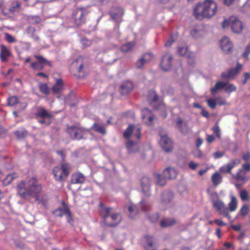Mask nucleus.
<instances>
[{"label":"nucleus","mask_w":250,"mask_h":250,"mask_svg":"<svg viewBox=\"0 0 250 250\" xmlns=\"http://www.w3.org/2000/svg\"><path fill=\"white\" fill-rule=\"evenodd\" d=\"M42 191V185L38 183L36 177L21 181L17 186L18 195L21 198L27 201L33 198L36 201H39V194Z\"/></svg>","instance_id":"f257e3e1"},{"label":"nucleus","mask_w":250,"mask_h":250,"mask_svg":"<svg viewBox=\"0 0 250 250\" xmlns=\"http://www.w3.org/2000/svg\"><path fill=\"white\" fill-rule=\"evenodd\" d=\"M141 127L140 126L130 125L123 133V137L127 140L125 144L128 152H136L139 149V140L141 137Z\"/></svg>","instance_id":"f03ea898"},{"label":"nucleus","mask_w":250,"mask_h":250,"mask_svg":"<svg viewBox=\"0 0 250 250\" xmlns=\"http://www.w3.org/2000/svg\"><path fill=\"white\" fill-rule=\"evenodd\" d=\"M112 208L105 207L101 202L99 204V214L104 224L111 228L118 226L122 220L121 214L118 212H112Z\"/></svg>","instance_id":"7ed1b4c3"},{"label":"nucleus","mask_w":250,"mask_h":250,"mask_svg":"<svg viewBox=\"0 0 250 250\" xmlns=\"http://www.w3.org/2000/svg\"><path fill=\"white\" fill-rule=\"evenodd\" d=\"M217 5L212 0H206L202 4L198 3L193 9V15L197 20L210 18L214 15Z\"/></svg>","instance_id":"20e7f679"},{"label":"nucleus","mask_w":250,"mask_h":250,"mask_svg":"<svg viewBox=\"0 0 250 250\" xmlns=\"http://www.w3.org/2000/svg\"><path fill=\"white\" fill-rule=\"evenodd\" d=\"M87 130L83 128L79 125L67 126L66 129L67 134L72 140H80L84 139V135Z\"/></svg>","instance_id":"39448f33"},{"label":"nucleus","mask_w":250,"mask_h":250,"mask_svg":"<svg viewBox=\"0 0 250 250\" xmlns=\"http://www.w3.org/2000/svg\"><path fill=\"white\" fill-rule=\"evenodd\" d=\"M228 26L230 27L233 32L237 34L241 33L243 29L242 22L237 17L234 16L230 17L228 20H224L222 23V27L223 28Z\"/></svg>","instance_id":"423d86ee"},{"label":"nucleus","mask_w":250,"mask_h":250,"mask_svg":"<svg viewBox=\"0 0 250 250\" xmlns=\"http://www.w3.org/2000/svg\"><path fill=\"white\" fill-rule=\"evenodd\" d=\"M35 117L38 119V122L41 124L48 125L51 124L50 120L53 117V115L45 110L44 107L39 106L37 108Z\"/></svg>","instance_id":"0eeeda50"},{"label":"nucleus","mask_w":250,"mask_h":250,"mask_svg":"<svg viewBox=\"0 0 250 250\" xmlns=\"http://www.w3.org/2000/svg\"><path fill=\"white\" fill-rule=\"evenodd\" d=\"M88 60L82 56H79L73 61L72 66L79 74H84L88 69Z\"/></svg>","instance_id":"6e6552de"},{"label":"nucleus","mask_w":250,"mask_h":250,"mask_svg":"<svg viewBox=\"0 0 250 250\" xmlns=\"http://www.w3.org/2000/svg\"><path fill=\"white\" fill-rule=\"evenodd\" d=\"M88 13L84 8L77 9L73 12V20L76 26H81L85 23Z\"/></svg>","instance_id":"1a4fd4ad"},{"label":"nucleus","mask_w":250,"mask_h":250,"mask_svg":"<svg viewBox=\"0 0 250 250\" xmlns=\"http://www.w3.org/2000/svg\"><path fill=\"white\" fill-rule=\"evenodd\" d=\"M212 204L213 208H214L216 211L230 219V216L228 213V207L225 206L223 201L218 199L217 195L216 199L214 198L212 199Z\"/></svg>","instance_id":"9d476101"},{"label":"nucleus","mask_w":250,"mask_h":250,"mask_svg":"<svg viewBox=\"0 0 250 250\" xmlns=\"http://www.w3.org/2000/svg\"><path fill=\"white\" fill-rule=\"evenodd\" d=\"M109 15L111 20L116 22L120 23L123 21L124 10L120 7H113L109 12Z\"/></svg>","instance_id":"9b49d317"},{"label":"nucleus","mask_w":250,"mask_h":250,"mask_svg":"<svg viewBox=\"0 0 250 250\" xmlns=\"http://www.w3.org/2000/svg\"><path fill=\"white\" fill-rule=\"evenodd\" d=\"M159 144L165 152L169 153L173 149V143L170 138L165 135L161 136Z\"/></svg>","instance_id":"f8f14e48"},{"label":"nucleus","mask_w":250,"mask_h":250,"mask_svg":"<svg viewBox=\"0 0 250 250\" xmlns=\"http://www.w3.org/2000/svg\"><path fill=\"white\" fill-rule=\"evenodd\" d=\"M242 68V64L237 63L236 67L229 69L228 72L222 73L221 77L224 79H233L234 76L239 74Z\"/></svg>","instance_id":"ddd939ff"},{"label":"nucleus","mask_w":250,"mask_h":250,"mask_svg":"<svg viewBox=\"0 0 250 250\" xmlns=\"http://www.w3.org/2000/svg\"><path fill=\"white\" fill-rule=\"evenodd\" d=\"M240 163V160L239 159L230 160V163L227 164L220 168V171L221 173L231 174V169L239 165Z\"/></svg>","instance_id":"4468645a"},{"label":"nucleus","mask_w":250,"mask_h":250,"mask_svg":"<svg viewBox=\"0 0 250 250\" xmlns=\"http://www.w3.org/2000/svg\"><path fill=\"white\" fill-rule=\"evenodd\" d=\"M134 88V85L130 81H125L120 84L119 86V92L122 95H127Z\"/></svg>","instance_id":"2eb2a0df"},{"label":"nucleus","mask_w":250,"mask_h":250,"mask_svg":"<svg viewBox=\"0 0 250 250\" xmlns=\"http://www.w3.org/2000/svg\"><path fill=\"white\" fill-rule=\"evenodd\" d=\"M142 117L144 120L145 124L148 125H152L154 116L150 110L147 108H145L142 110Z\"/></svg>","instance_id":"dca6fc26"},{"label":"nucleus","mask_w":250,"mask_h":250,"mask_svg":"<svg viewBox=\"0 0 250 250\" xmlns=\"http://www.w3.org/2000/svg\"><path fill=\"white\" fill-rule=\"evenodd\" d=\"M172 60V56L171 54H166L163 56L162 59L161 65L162 69L165 71H168L171 68V62Z\"/></svg>","instance_id":"f3484780"},{"label":"nucleus","mask_w":250,"mask_h":250,"mask_svg":"<svg viewBox=\"0 0 250 250\" xmlns=\"http://www.w3.org/2000/svg\"><path fill=\"white\" fill-rule=\"evenodd\" d=\"M221 47L225 53H229L233 49V44L229 38L225 37L220 41Z\"/></svg>","instance_id":"a211bd4d"},{"label":"nucleus","mask_w":250,"mask_h":250,"mask_svg":"<svg viewBox=\"0 0 250 250\" xmlns=\"http://www.w3.org/2000/svg\"><path fill=\"white\" fill-rule=\"evenodd\" d=\"M141 184L142 190L147 196L150 195V181L149 178L144 176L141 178Z\"/></svg>","instance_id":"6ab92c4d"},{"label":"nucleus","mask_w":250,"mask_h":250,"mask_svg":"<svg viewBox=\"0 0 250 250\" xmlns=\"http://www.w3.org/2000/svg\"><path fill=\"white\" fill-rule=\"evenodd\" d=\"M64 83L61 78L55 79V83L51 88L52 92L54 94H58L62 92L64 89Z\"/></svg>","instance_id":"aec40b11"},{"label":"nucleus","mask_w":250,"mask_h":250,"mask_svg":"<svg viewBox=\"0 0 250 250\" xmlns=\"http://www.w3.org/2000/svg\"><path fill=\"white\" fill-rule=\"evenodd\" d=\"M163 176L165 178L168 180H171L175 179L177 175V172L174 167H166V169L163 170Z\"/></svg>","instance_id":"412c9836"},{"label":"nucleus","mask_w":250,"mask_h":250,"mask_svg":"<svg viewBox=\"0 0 250 250\" xmlns=\"http://www.w3.org/2000/svg\"><path fill=\"white\" fill-rule=\"evenodd\" d=\"M85 181V177L80 172L74 173L71 175V183L73 184H82Z\"/></svg>","instance_id":"4be33fe9"},{"label":"nucleus","mask_w":250,"mask_h":250,"mask_svg":"<svg viewBox=\"0 0 250 250\" xmlns=\"http://www.w3.org/2000/svg\"><path fill=\"white\" fill-rule=\"evenodd\" d=\"M11 55L10 51L4 45H0V59L2 62H6L8 57Z\"/></svg>","instance_id":"5701e85b"},{"label":"nucleus","mask_w":250,"mask_h":250,"mask_svg":"<svg viewBox=\"0 0 250 250\" xmlns=\"http://www.w3.org/2000/svg\"><path fill=\"white\" fill-rule=\"evenodd\" d=\"M62 207H59L54 210L52 213L58 217H62L64 214H66V208L68 207L66 203L62 201H61Z\"/></svg>","instance_id":"b1692460"},{"label":"nucleus","mask_w":250,"mask_h":250,"mask_svg":"<svg viewBox=\"0 0 250 250\" xmlns=\"http://www.w3.org/2000/svg\"><path fill=\"white\" fill-rule=\"evenodd\" d=\"M174 198V195L170 191L165 192L162 194L161 203L167 205L172 201Z\"/></svg>","instance_id":"393cba45"},{"label":"nucleus","mask_w":250,"mask_h":250,"mask_svg":"<svg viewBox=\"0 0 250 250\" xmlns=\"http://www.w3.org/2000/svg\"><path fill=\"white\" fill-rule=\"evenodd\" d=\"M176 221L174 218H166L160 222V226L162 228H168L175 225Z\"/></svg>","instance_id":"a878e982"},{"label":"nucleus","mask_w":250,"mask_h":250,"mask_svg":"<svg viewBox=\"0 0 250 250\" xmlns=\"http://www.w3.org/2000/svg\"><path fill=\"white\" fill-rule=\"evenodd\" d=\"M53 173L55 180L57 181H62L64 178L63 173L59 167H55L53 170Z\"/></svg>","instance_id":"bb28decb"},{"label":"nucleus","mask_w":250,"mask_h":250,"mask_svg":"<svg viewBox=\"0 0 250 250\" xmlns=\"http://www.w3.org/2000/svg\"><path fill=\"white\" fill-rule=\"evenodd\" d=\"M91 129L94 131L102 135H105L106 133V129H105L104 126L103 125L95 123L92 125Z\"/></svg>","instance_id":"cd10ccee"},{"label":"nucleus","mask_w":250,"mask_h":250,"mask_svg":"<svg viewBox=\"0 0 250 250\" xmlns=\"http://www.w3.org/2000/svg\"><path fill=\"white\" fill-rule=\"evenodd\" d=\"M60 168L63 173L64 178H66L70 173V167L69 164L66 163H62L61 164Z\"/></svg>","instance_id":"c85d7f7f"},{"label":"nucleus","mask_w":250,"mask_h":250,"mask_svg":"<svg viewBox=\"0 0 250 250\" xmlns=\"http://www.w3.org/2000/svg\"><path fill=\"white\" fill-rule=\"evenodd\" d=\"M245 171L242 169H239L237 170V172L234 178L236 179L237 181H243L246 182L248 180L245 176Z\"/></svg>","instance_id":"c756f323"},{"label":"nucleus","mask_w":250,"mask_h":250,"mask_svg":"<svg viewBox=\"0 0 250 250\" xmlns=\"http://www.w3.org/2000/svg\"><path fill=\"white\" fill-rule=\"evenodd\" d=\"M237 207V199L234 196H231L230 201L228 204V210H229L231 212H233L236 210Z\"/></svg>","instance_id":"7c9ffc66"},{"label":"nucleus","mask_w":250,"mask_h":250,"mask_svg":"<svg viewBox=\"0 0 250 250\" xmlns=\"http://www.w3.org/2000/svg\"><path fill=\"white\" fill-rule=\"evenodd\" d=\"M211 181L213 186H217L222 182V177L219 173H214L211 176Z\"/></svg>","instance_id":"2f4dec72"},{"label":"nucleus","mask_w":250,"mask_h":250,"mask_svg":"<svg viewBox=\"0 0 250 250\" xmlns=\"http://www.w3.org/2000/svg\"><path fill=\"white\" fill-rule=\"evenodd\" d=\"M154 178H156V184L157 185L159 186H164L166 184V179L165 177H163L160 174L158 173H154Z\"/></svg>","instance_id":"473e14b6"},{"label":"nucleus","mask_w":250,"mask_h":250,"mask_svg":"<svg viewBox=\"0 0 250 250\" xmlns=\"http://www.w3.org/2000/svg\"><path fill=\"white\" fill-rule=\"evenodd\" d=\"M225 86V82H218L215 84V86L213 87H211L210 89V92L212 95H214L215 93L219 89H224Z\"/></svg>","instance_id":"72a5a7b5"},{"label":"nucleus","mask_w":250,"mask_h":250,"mask_svg":"<svg viewBox=\"0 0 250 250\" xmlns=\"http://www.w3.org/2000/svg\"><path fill=\"white\" fill-rule=\"evenodd\" d=\"M18 177V174L17 173H13L8 174L6 176L4 180V184L5 185H8L9 184H10L13 180L17 178Z\"/></svg>","instance_id":"f704fd0d"},{"label":"nucleus","mask_w":250,"mask_h":250,"mask_svg":"<svg viewBox=\"0 0 250 250\" xmlns=\"http://www.w3.org/2000/svg\"><path fill=\"white\" fill-rule=\"evenodd\" d=\"M147 100L149 101L150 104H152L153 102L159 100V96L155 91L153 90L149 91L148 96H147Z\"/></svg>","instance_id":"c9c22d12"},{"label":"nucleus","mask_w":250,"mask_h":250,"mask_svg":"<svg viewBox=\"0 0 250 250\" xmlns=\"http://www.w3.org/2000/svg\"><path fill=\"white\" fill-rule=\"evenodd\" d=\"M39 88L40 92L45 95H48L50 91V89L46 83H40L39 84Z\"/></svg>","instance_id":"e433bc0d"},{"label":"nucleus","mask_w":250,"mask_h":250,"mask_svg":"<svg viewBox=\"0 0 250 250\" xmlns=\"http://www.w3.org/2000/svg\"><path fill=\"white\" fill-rule=\"evenodd\" d=\"M146 239L147 243L144 246L145 249H146V250H154L152 237L146 235Z\"/></svg>","instance_id":"4c0bfd02"},{"label":"nucleus","mask_w":250,"mask_h":250,"mask_svg":"<svg viewBox=\"0 0 250 250\" xmlns=\"http://www.w3.org/2000/svg\"><path fill=\"white\" fill-rule=\"evenodd\" d=\"M239 196L242 201L250 202V195L248 191H247L246 189H243L240 191Z\"/></svg>","instance_id":"58836bf2"},{"label":"nucleus","mask_w":250,"mask_h":250,"mask_svg":"<svg viewBox=\"0 0 250 250\" xmlns=\"http://www.w3.org/2000/svg\"><path fill=\"white\" fill-rule=\"evenodd\" d=\"M19 102L20 100L17 96H11L7 99V105L10 106H14L17 104Z\"/></svg>","instance_id":"ea45409f"},{"label":"nucleus","mask_w":250,"mask_h":250,"mask_svg":"<svg viewBox=\"0 0 250 250\" xmlns=\"http://www.w3.org/2000/svg\"><path fill=\"white\" fill-rule=\"evenodd\" d=\"M134 44L135 43L133 42H130L123 44L121 47V51L125 53L131 51L132 47L134 46Z\"/></svg>","instance_id":"a19ab883"},{"label":"nucleus","mask_w":250,"mask_h":250,"mask_svg":"<svg viewBox=\"0 0 250 250\" xmlns=\"http://www.w3.org/2000/svg\"><path fill=\"white\" fill-rule=\"evenodd\" d=\"M20 6L21 4L19 1H13L9 7V11L10 12H16Z\"/></svg>","instance_id":"79ce46f5"},{"label":"nucleus","mask_w":250,"mask_h":250,"mask_svg":"<svg viewBox=\"0 0 250 250\" xmlns=\"http://www.w3.org/2000/svg\"><path fill=\"white\" fill-rule=\"evenodd\" d=\"M249 212V207L247 204H243L241 208H240L239 213L243 217H245L248 214Z\"/></svg>","instance_id":"37998d69"},{"label":"nucleus","mask_w":250,"mask_h":250,"mask_svg":"<svg viewBox=\"0 0 250 250\" xmlns=\"http://www.w3.org/2000/svg\"><path fill=\"white\" fill-rule=\"evenodd\" d=\"M225 91L228 93H230L236 90V87L233 84L226 83V86L224 88Z\"/></svg>","instance_id":"c03bdc74"},{"label":"nucleus","mask_w":250,"mask_h":250,"mask_svg":"<svg viewBox=\"0 0 250 250\" xmlns=\"http://www.w3.org/2000/svg\"><path fill=\"white\" fill-rule=\"evenodd\" d=\"M35 58L39 61V62L42 63V64H46L48 66L51 65V62L43 57L42 56L35 55Z\"/></svg>","instance_id":"a18cd8bd"},{"label":"nucleus","mask_w":250,"mask_h":250,"mask_svg":"<svg viewBox=\"0 0 250 250\" xmlns=\"http://www.w3.org/2000/svg\"><path fill=\"white\" fill-rule=\"evenodd\" d=\"M175 125L177 127L179 130L182 133H184L185 131L182 127V124L183 123V120L180 118L178 117L177 119H176L175 121Z\"/></svg>","instance_id":"49530a36"},{"label":"nucleus","mask_w":250,"mask_h":250,"mask_svg":"<svg viewBox=\"0 0 250 250\" xmlns=\"http://www.w3.org/2000/svg\"><path fill=\"white\" fill-rule=\"evenodd\" d=\"M30 67H32L33 69L41 70L43 69V65L42 63H40L38 62H35L30 63Z\"/></svg>","instance_id":"de8ad7c7"},{"label":"nucleus","mask_w":250,"mask_h":250,"mask_svg":"<svg viewBox=\"0 0 250 250\" xmlns=\"http://www.w3.org/2000/svg\"><path fill=\"white\" fill-rule=\"evenodd\" d=\"M81 43L83 48H86L89 46H91L92 42L91 40H89L85 38H83L81 40Z\"/></svg>","instance_id":"09e8293b"},{"label":"nucleus","mask_w":250,"mask_h":250,"mask_svg":"<svg viewBox=\"0 0 250 250\" xmlns=\"http://www.w3.org/2000/svg\"><path fill=\"white\" fill-rule=\"evenodd\" d=\"M5 40L9 43H14L17 42L15 38L8 33H5Z\"/></svg>","instance_id":"8fccbe9b"},{"label":"nucleus","mask_w":250,"mask_h":250,"mask_svg":"<svg viewBox=\"0 0 250 250\" xmlns=\"http://www.w3.org/2000/svg\"><path fill=\"white\" fill-rule=\"evenodd\" d=\"M212 131L214 134H215L216 136H217L219 139L221 138V131L219 126L218 125V123L215 124V126L212 127Z\"/></svg>","instance_id":"3c124183"},{"label":"nucleus","mask_w":250,"mask_h":250,"mask_svg":"<svg viewBox=\"0 0 250 250\" xmlns=\"http://www.w3.org/2000/svg\"><path fill=\"white\" fill-rule=\"evenodd\" d=\"M66 219L68 223L70 224H72L73 222V220L72 218V214H71V212L69 207L66 208Z\"/></svg>","instance_id":"603ef678"},{"label":"nucleus","mask_w":250,"mask_h":250,"mask_svg":"<svg viewBox=\"0 0 250 250\" xmlns=\"http://www.w3.org/2000/svg\"><path fill=\"white\" fill-rule=\"evenodd\" d=\"M153 58V54L152 53H145L141 59L144 60L146 62H149Z\"/></svg>","instance_id":"864d4df0"},{"label":"nucleus","mask_w":250,"mask_h":250,"mask_svg":"<svg viewBox=\"0 0 250 250\" xmlns=\"http://www.w3.org/2000/svg\"><path fill=\"white\" fill-rule=\"evenodd\" d=\"M207 103L208 106L212 109H214L216 106V99L210 98L207 100Z\"/></svg>","instance_id":"5fc2aeb1"},{"label":"nucleus","mask_w":250,"mask_h":250,"mask_svg":"<svg viewBox=\"0 0 250 250\" xmlns=\"http://www.w3.org/2000/svg\"><path fill=\"white\" fill-rule=\"evenodd\" d=\"M148 219L150 222H156L159 218V214L158 213H154L150 215L148 217Z\"/></svg>","instance_id":"6e6d98bb"},{"label":"nucleus","mask_w":250,"mask_h":250,"mask_svg":"<svg viewBox=\"0 0 250 250\" xmlns=\"http://www.w3.org/2000/svg\"><path fill=\"white\" fill-rule=\"evenodd\" d=\"M178 53L182 56H185L188 54V48L187 46L179 47Z\"/></svg>","instance_id":"4d7b16f0"},{"label":"nucleus","mask_w":250,"mask_h":250,"mask_svg":"<svg viewBox=\"0 0 250 250\" xmlns=\"http://www.w3.org/2000/svg\"><path fill=\"white\" fill-rule=\"evenodd\" d=\"M250 53V43L248 44L245 49V51L242 54V56L246 59H248L249 54Z\"/></svg>","instance_id":"13d9d810"},{"label":"nucleus","mask_w":250,"mask_h":250,"mask_svg":"<svg viewBox=\"0 0 250 250\" xmlns=\"http://www.w3.org/2000/svg\"><path fill=\"white\" fill-rule=\"evenodd\" d=\"M147 62L144 61V60L140 59L138 61L136 62V67H137V68L140 69L142 68L145 64Z\"/></svg>","instance_id":"bf43d9fd"},{"label":"nucleus","mask_w":250,"mask_h":250,"mask_svg":"<svg viewBox=\"0 0 250 250\" xmlns=\"http://www.w3.org/2000/svg\"><path fill=\"white\" fill-rule=\"evenodd\" d=\"M18 106V108L21 111L23 110L27 105V104L26 102H21V101L19 102V103L17 104Z\"/></svg>","instance_id":"052dcab7"},{"label":"nucleus","mask_w":250,"mask_h":250,"mask_svg":"<svg viewBox=\"0 0 250 250\" xmlns=\"http://www.w3.org/2000/svg\"><path fill=\"white\" fill-rule=\"evenodd\" d=\"M225 155L224 152H221L220 151H217L214 153H213L212 155L215 159H218L222 157H223V156Z\"/></svg>","instance_id":"680f3d73"},{"label":"nucleus","mask_w":250,"mask_h":250,"mask_svg":"<svg viewBox=\"0 0 250 250\" xmlns=\"http://www.w3.org/2000/svg\"><path fill=\"white\" fill-rule=\"evenodd\" d=\"M14 134L18 139H22L24 137V133L23 131H15Z\"/></svg>","instance_id":"e2e57ef3"},{"label":"nucleus","mask_w":250,"mask_h":250,"mask_svg":"<svg viewBox=\"0 0 250 250\" xmlns=\"http://www.w3.org/2000/svg\"><path fill=\"white\" fill-rule=\"evenodd\" d=\"M188 166L190 169L193 170H194L196 169L197 167L199 166V164L195 163L193 161H190L189 164H188Z\"/></svg>","instance_id":"0e129e2a"},{"label":"nucleus","mask_w":250,"mask_h":250,"mask_svg":"<svg viewBox=\"0 0 250 250\" xmlns=\"http://www.w3.org/2000/svg\"><path fill=\"white\" fill-rule=\"evenodd\" d=\"M176 38V36L174 38L172 35L171 36L170 39H169L165 43L166 46H169L172 45L173 43H174L175 41V39Z\"/></svg>","instance_id":"69168bd1"},{"label":"nucleus","mask_w":250,"mask_h":250,"mask_svg":"<svg viewBox=\"0 0 250 250\" xmlns=\"http://www.w3.org/2000/svg\"><path fill=\"white\" fill-rule=\"evenodd\" d=\"M194 54L193 53H190L189 56L188 57V63L192 65L194 63V60L193 59Z\"/></svg>","instance_id":"338daca9"},{"label":"nucleus","mask_w":250,"mask_h":250,"mask_svg":"<svg viewBox=\"0 0 250 250\" xmlns=\"http://www.w3.org/2000/svg\"><path fill=\"white\" fill-rule=\"evenodd\" d=\"M245 79L242 81V84H246L247 81L250 79V74L248 72L244 73Z\"/></svg>","instance_id":"774afa93"}]
</instances>
